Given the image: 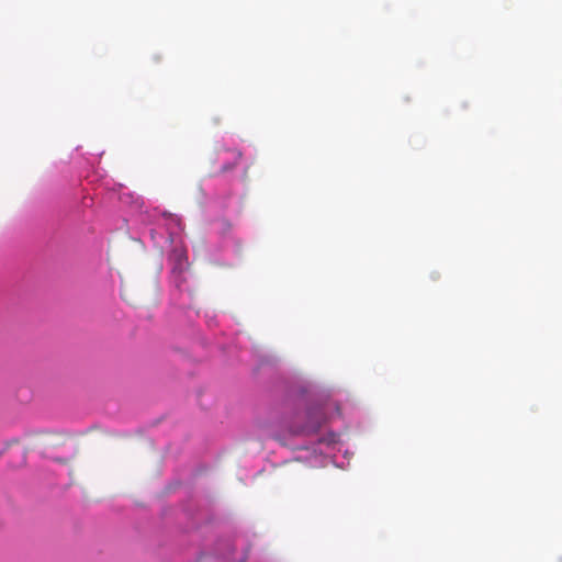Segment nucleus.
<instances>
[{"label":"nucleus","mask_w":562,"mask_h":562,"mask_svg":"<svg viewBox=\"0 0 562 562\" xmlns=\"http://www.w3.org/2000/svg\"><path fill=\"white\" fill-rule=\"evenodd\" d=\"M209 559L210 558H203L202 560H200V562H209Z\"/></svg>","instance_id":"nucleus-5"},{"label":"nucleus","mask_w":562,"mask_h":562,"mask_svg":"<svg viewBox=\"0 0 562 562\" xmlns=\"http://www.w3.org/2000/svg\"><path fill=\"white\" fill-rule=\"evenodd\" d=\"M233 550V546L229 542L221 543V548L216 549L215 562H244V558L231 559Z\"/></svg>","instance_id":"nucleus-2"},{"label":"nucleus","mask_w":562,"mask_h":562,"mask_svg":"<svg viewBox=\"0 0 562 562\" xmlns=\"http://www.w3.org/2000/svg\"><path fill=\"white\" fill-rule=\"evenodd\" d=\"M21 441L20 439H12L11 441H9L5 446V448H10L12 445H19Z\"/></svg>","instance_id":"nucleus-4"},{"label":"nucleus","mask_w":562,"mask_h":562,"mask_svg":"<svg viewBox=\"0 0 562 562\" xmlns=\"http://www.w3.org/2000/svg\"><path fill=\"white\" fill-rule=\"evenodd\" d=\"M56 436L50 432H38L26 438V441L23 445V449L26 452L27 450H38L45 453L50 448L57 446Z\"/></svg>","instance_id":"nucleus-1"},{"label":"nucleus","mask_w":562,"mask_h":562,"mask_svg":"<svg viewBox=\"0 0 562 562\" xmlns=\"http://www.w3.org/2000/svg\"><path fill=\"white\" fill-rule=\"evenodd\" d=\"M226 153L231 154L232 161L228 162V164H224L221 167V171L222 172L231 171L233 168L236 167V165L238 164L239 159L241 158V153L238 151V150H227Z\"/></svg>","instance_id":"nucleus-3"}]
</instances>
